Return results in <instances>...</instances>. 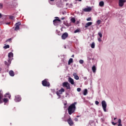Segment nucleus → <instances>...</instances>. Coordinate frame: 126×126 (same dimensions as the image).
Listing matches in <instances>:
<instances>
[{
    "mask_svg": "<svg viewBox=\"0 0 126 126\" xmlns=\"http://www.w3.org/2000/svg\"><path fill=\"white\" fill-rule=\"evenodd\" d=\"M77 104L76 102H74L73 103L71 104L70 106H69L68 108V113L69 115H72L73 113L75 112V110L76 109V107L75 105Z\"/></svg>",
    "mask_w": 126,
    "mask_h": 126,
    "instance_id": "nucleus-1",
    "label": "nucleus"
},
{
    "mask_svg": "<svg viewBox=\"0 0 126 126\" xmlns=\"http://www.w3.org/2000/svg\"><path fill=\"white\" fill-rule=\"evenodd\" d=\"M63 87H65L66 89H70V84L67 82H64L62 84Z\"/></svg>",
    "mask_w": 126,
    "mask_h": 126,
    "instance_id": "nucleus-2",
    "label": "nucleus"
},
{
    "mask_svg": "<svg viewBox=\"0 0 126 126\" xmlns=\"http://www.w3.org/2000/svg\"><path fill=\"white\" fill-rule=\"evenodd\" d=\"M56 19L53 20V24L55 26H58V25H59L61 22V20L60 19L59 17H56Z\"/></svg>",
    "mask_w": 126,
    "mask_h": 126,
    "instance_id": "nucleus-3",
    "label": "nucleus"
},
{
    "mask_svg": "<svg viewBox=\"0 0 126 126\" xmlns=\"http://www.w3.org/2000/svg\"><path fill=\"white\" fill-rule=\"evenodd\" d=\"M101 105L102 108L103 109L104 112H107V103L106 102V101L103 100L101 101Z\"/></svg>",
    "mask_w": 126,
    "mask_h": 126,
    "instance_id": "nucleus-4",
    "label": "nucleus"
},
{
    "mask_svg": "<svg viewBox=\"0 0 126 126\" xmlns=\"http://www.w3.org/2000/svg\"><path fill=\"white\" fill-rule=\"evenodd\" d=\"M42 84L43 86L45 87H49L50 86V83L48 82L47 79H44L42 81Z\"/></svg>",
    "mask_w": 126,
    "mask_h": 126,
    "instance_id": "nucleus-5",
    "label": "nucleus"
},
{
    "mask_svg": "<svg viewBox=\"0 0 126 126\" xmlns=\"http://www.w3.org/2000/svg\"><path fill=\"white\" fill-rule=\"evenodd\" d=\"M21 25V23L20 22H18L17 23L15 24V29L14 30L15 31H18L19 30V26Z\"/></svg>",
    "mask_w": 126,
    "mask_h": 126,
    "instance_id": "nucleus-6",
    "label": "nucleus"
},
{
    "mask_svg": "<svg viewBox=\"0 0 126 126\" xmlns=\"http://www.w3.org/2000/svg\"><path fill=\"white\" fill-rule=\"evenodd\" d=\"M125 2H126V0H119V5L121 7H122V6H124V5L125 4Z\"/></svg>",
    "mask_w": 126,
    "mask_h": 126,
    "instance_id": "nucleus-7",
    "label": "nucleus"
},
{
    "mask_svg": "<svg viewBox=\"0 0 126 126\" xmlns=\"http://www.w3.org/2000/svg\"><path fill=\"white\" fill-rule=\"evenodd\" d=\"M92 10V7H88L83 9V11H84V12H90Z\"/></svg>",
    "mask_w": 126,
    "mask_h": 126,
    "instance_id": "nucleus-8",
    "label": "nucleus"
},
{
    "mask_svg": "<svg viewBox=\"0 0 126 126\" xmlns=\"http://www.w3.org/2000/svg\"><path fill=\"white\" fill-rule=\"evenodd\" d=\"M67 37H68V33H67V32H64L62 35V39H63V40H65Z\"/></svg>",
    "mask_w": 126,
    "mask_h": 126,
    "instance_id": "nucleus-9",
    "label": "nucleus"
},
{
    "mask_svg": "<svg viewBox=\"0 0 126 126\" xmlns=\"http://www.w3.org/2000/svg\"><path fill=\"white\" fill-rule=\"evenodd\" d=\"M15 102H20L21 101V96L20 95H18L15 96Z\"/></svg>",
    "mask_w": 126,
    "mask_h": 126,
    "instance_id": "nucleus-10",
    "label": "nucleus"
},
{
    "mask_svg": "<svg viewBox=\"0 0 126 126\" xmlns=\"http://www.w3.org/2000/svg\"><path fill=\"white\" fill-rule=\"evenodd\" d=\"M57 1H58V0H49L50 4H51L52 5L56 4Z\"/></svg>",
    "mask_w": 126,
    "mask_h": 126,
    "instance_id": "nucleus-11",
    "label": "nucleus"
},
{
    "mask_svg": "<svg viewBox=\"0 0 126 126\" xmlns=\"http://www.w3.org/2000/svg\"><path fill=\"white\" fill-rule=\"evenodd\" d=\"M67 123L69 125V126H73V121H72L70 117H69V118L68 119Z\"/></svg>",
    "mask_w": 126,
    "mask_h": 126,
    "instance_id": "nucleus-12",
    "label": "nucleus"
},
{
    "mask_svg": "<svg viewBox=\"0 0 126 126\" xmlns=\"http://www.w3.org/2000/svg\"><path fill=\"white\" fill-rule=\"evenodd\" d=\"M68 81L72 85H73L74 84V80L71 77H69L68 79Z\"/></svg>",
    "mask_w": 126,
    "mask_h": 126,
    "instance_id": "nucleus-13",
    "label": "nucleus"
},
{
    "mask_svg": "<svg viewBox=\"0 0 126 126\" xmlns=\"http://www.w3.org/2000/svg\"><path fill=\"white\" fill-rule=\"evenodd\" d=\"M3 97V94H2V91L0 90V104L1 103H2V101H1V99H2Z\"/></svg>",
    "mask_w": 126,
    "mask_h": 126,
    "instance_id": "nucleus-14",
    "label": "nucleus"
},
{
    "mask_svg": "<svg viewBox=\"0 0 126 126\" xmlns=\"http://www.w3.org/2000/svg\"><path fill=\"white\" fill-rule=\"evenodd\" d=\"M77 74H76V73L74 72L73 73V76L74 77V78L76 79V80H78V79H79V77L77 76Z\"/></svg>",
    "mask_w": 126,
    "mask_h": 126,
    "instance_id": "nucleus-15",
    "label": "nucleus"
},
{
    "mask_svg": "<svg viewBox=\"0 0 126 126\" xmlns=\"http://www.w3.org/2000/svg\"><path fill=\"white\" fill-rule=\"evenodd\" d=\"M92 25V22H89L86 24L85 27V28H87V27H89V26H91Z\"/></svg>",
    "mask_w": 126,
    "mask_h": 126,
    "instance_id": "nucleus-16",
    "label": "nucleus"
},
{
    "mask_svg": "<svg viewBox=\"0 0 126 126\" xmlns=\"http://www.w3.org/2000/svg\"><path fill=\"white\" fill-rule=\"evenodd\" d=\"M4 97H5V98H9V99H10V97H11V95H10V94H9V93H6L4 94Z\"/></svg>",
    "mask_w": 126,
    "mask_h": 126,
    "instance_id": "nucleus-17",
    "label": "nucleus"
},
{
    "mask_svg": "<svg viewBox=\"0 0 126 126\" xmlns=\"http://www.w3.org/2000/svg\"><path fill=\"white\" fill-rule=\"evenodd\" d=\"M9 74L10 75V76H14V72L13 70H10L9 72Z\"/></svg>",
    "mask_w": 126,
    "mask_h": 126,
    "instance_id": "nucleus-18",
    "label": "nucleus"
},
{
    "mask_svg": "<svg viewBox=\"0 0 126 126\" xmlns=\"http://www.w3.org/2000/svg\"><path fill=\"white\" fill-rule=\"evenodd\" d=\"M73 63V59H72V58H70L68 62V65H70V63Z\"/></svg>",
    "mask_w": 126,
    "mask_h": 126,
    "instance_id": "nucleus-19",
    "label": "nucleus"
},
{
    "mask_svg": "<svg viewBox=\"0 0 126 126\" xmlns=\"http://www.w3.org/2000/svg\"><path fill=\"white\" fill-rule=\"evenodd\" d=\"M8 57L9 59H10V58H12V57H13V53H12V52H10L8 54Z\"/></svg>",
    "mask_w": 126,
    "mask_h": 126,
    "instance_id": "nucleus-20",
    "label": "nucleus"
},
{
    "mask_svg": "<svg viewBox=\"0 0 126 126\" xmlns=\"http://www.w3.org/2000/svg\"><path fill=\"white\" fill-rule=\"evenodd\" d=\"M99 6H101V7H102V6L104 5V1H101L99 3Z\"/></svg>",
    "mask_w": 126,
    "mask_h": 126,
    "instance_id": "nucleus-21",
    "label": "nucleus"
},
{
    "mask_svg": "<svg viewBox=\"0 0 126 126\" xmlns=\"http://www.w3.org/2000/svg\"><path fill=\"white\" fill-rule=\"evenodd\" d=\"M6 43H11L12 42V38H9L6 40Z\"/></svg>",
    "mask_w": 126,
    "mask_h": 126,
    "instance_id": "nucleus-22",
    "label": "nucleus"
},
{
    "mask_svg": "<svg viewBox=\"0 0 126 126\" xmlns=\"http://www.w3.org/2000/svg\"><path fill=\"white\" fill-rule=\"evenodd\" d=\"M57 2V5L58 7H62V3H61V2Z\"/></svg>",
    "mask_w": 126,
    "mask_h": 126,
    "instance_id": "nucleus-23",
    "label": "nucleus"
},
{
    "mask_svg": "<svg viewBox=\"0 0 126 126\" xmlns=\"http://www.w3.org/2000/svg\"><path fill=\"white\" fill-rule=\"evenodd\" d=\"M92 70L94 73L96 72V67L95 66V65L93 66Z\"/></svg>",
    "mask_w": 126,
    "mask_h": 126,
    "instance_id": "nucleus-24",
    "label": "nucleus"
},
{
    "mask_svg": "<svg viewBox=\"0 0 126 126\" xmlns=\"http://www.w3.org/2000/svg\"><path fill=\"white\" fill-rule=\"evenodd\" d=\"M88 93L87 89H85L84 91V93H83V94L85 96H86V95H87V94Z\"/></svg>",
    "mask_w": 126,
    "mask_h": 126,
    "instance_id": "nucleus-25",
    "label": "nucleus"
},
{
    "mask_svg": "<svg viewBox=\"0 0 126 126\" xmlns=\"http://www.w3.org/2000/svg\"><path fill=\"white\" fill-rule=\"evenodd\" d=\"M118 124H119L118 125V126H122V120L119 119V120H118Z\"/></svg>",
    "mask_w": 126,
    "mask_h": 126,
    "instance_id": "nucleus-26",
    "label": "nucleus"
},
{
    "mask_svg": "<svg viewBox=\"0 0 126 126\" xmlns=\"http://www.w3.org/2000/svg\"><path fill=\"white\" fill-rule=\"evenodd\" d=\"M2 100L4 103H7L8 102V99L7 98H4Z\"/></svg>",
    "mask_w": 126,
    "mask_h": 126,
    "instance_id": "nucleus-27",
    "label": "nucleus"
},
{
    "mask_svg": "<svg viewBox=\"0 0 126 126\" xmlns=\"http://www.w3.org/2000/svg\"><path fill=\"white\" fill-rule=\"evenodd\" d=\"M56 94L58 96H60V94H63V93H62L60 90H59V91H57L56 93Z\"/></svg>",
    "mask_w": 126,
    "mask_h": 126,
    "instance_id": "nucleus-28",
    "label": "nucleus"
},
{
    "mask_svg": "<svg viewBox=\"0 0 126 126\" xmlns=\"http://www.w3.org/2000/svg\"><path fill=\"white\" fill-rule=\"evenodd\" d=\"M91 47L92 49H94V48H95V43L93 42L91 45Z\"/></svg>",
    "mask_w": 126,
    "mask_h": 126,
    "instance_id": "nucleus-29",
    "label": "nucleus"
},
{
    "mask_svg": "<svg viewBox=\"0 0 126 126\" xmlns=\"http://www.w3.org/2000/svg\"><path fill=\"white\" fill-rule=\"evenodd\" d=\"M71 22H72L73 23H75V18H72L71 19Z\"/></svg>",
    "mask_w": 126,
    "mask_h": 126,
    "instance_id": "nucleus-30",
    "label": "nucleus"
},
{
    "mask_svg": "<svg viewBox=\"0 0 126 126\" xmlns=\"http://www.w3.org/2000/svg\"><path fill=\"white\" fill-rule=\"evenodd\" d=\"M4 49H9V45H5L3 47Z\"/></svg>",
    "mask_w": 126,
    "mask_h": 126,
    "instance_id": "nucleus-31",
    "label": "nucleus"
},
{
    "mask_svg": "<svg viewBox=\"0 0 126 126\" xmlns=\"http://www.w3.org/2000/svg\"><path fill=\"white\" fill-rule=\"evenodd\" d=\"M5 65H7V66H9V65H10V64L9 63H7V62L5 61Z\"/></svg>",
    "mask_w": 126,
    "mask_h": 126,
    "instance_id": "nucleus-32",
    "label": "nucleus"
},
{
    "mask_svg": "<svg viewBox=\"0 0 126 126\" xmlns=\"http://www.w3.org/2000/svg\"><path fill=\"white\" fill-rule=\"evenodd\" d=\"M8 63L10 64L11 63V59L10 58H8Z\"/></svg>",
    "mask_w": 126,
    "mask_h": 126,
    "instance_id": "nucleus-33",
    "label": "nucleus"
},
{
    "mask_svg": "<svg viewBox=\"0 0 126 126\" xmlns=\"http://www.w3.org/2000/svg\"><path fill=\"white\" fill-rule=\"evenodd\" d=\"M2 7H3V5L2 4V3H0V9H1Z\"/></svg>",
    "mask_w": 126,
    "mask_h": 126,
    "instance_id": "nucleus-34",
    "label": "nucleus"
},
{
    "mask_svg": "<svg viewBox=\"0 0 126 126\" xmlns=\"http://www.w3.org/2000/svg\"><path fill=\"white\" fill-rule=\"evenodd\" d=\"M79 63H81V64H82L83 63H84V61H83V60H80L79 61Z\"/></svg>",
    "mask_w": 126,
    "mask_h": 126,
    "instance_id": "nucleus-35",
    "label": "nucleus"
},
{
    "mask_svg": "<svg viewBox=\"0 0 126 126\" xmlns=\"http://www.w3.org/2000/svg\"><path fill=\"white\" fill-rule=\"evenodd\" d=\"M98 35L99 36L100 38H102V36H103L102 33L101 32H98Z\"/></svg>",
    "mask_w": 126,
    "mask_h": 126,
    "instance_id": "nucleus-36",
    "label": "nucleus"
},
{
    "mask_svg": "<svg viewBox=\"0 0 126 126\" xmlns=\"http://www.w3.org/2000/svg\"><path fill=\"white\" fill-rule=\"evenodd\" d=\"M60 91L63 93V92H64V89L62 88L60 90Z\"/></svg>",
    "mask_w": 126,
    "mask_h": 126,
    "instance_id": "nucleus-37",
    "label": "nucleus"
},
{
    "mask_svg": "<svg viewBox=\"0 0 126 126\" xmlns=\"http://www.w3.org/2000/svg\"><path fill=\"white\" fill-rule=\"evenodd\" d=\"M9 19H14V16H9Z\"/></svg>",
    "mask_w": 126,
    "mask_h": 126,
    "instance_id": "nucleus-38",
    "label": "nucleus"
},
{
    "mask_svg": "<svg viewBox=\"0 0 126 126\" xmlns=\"http://www.w3.org/2000/svg\"><path fill=\"white\" fill-rule=\"evenodd\" d=\"M77 91H78V92H80L81 91V89L80 88H77Z\"/></svg>",
    "mask_w": 126,
    "mask_h": 126,
    "instance_id": "nucleus-39",
    "label": "nucleus"
},
{
    "mask_svg": "<svg viewBox=\"0 0 126 126\" xmlns=\"http://www.w3.org/2000/svg\"><path fill=\"white\" fill-rule=\"evenodd\" d=\"M91 19H92L91 17H89L87 19V21H91Z\"/></svg>",
    "mask_w": 126,
    "mask_h": 126,
    "instance_id": "nucleus-40",
    "label": "nucleus"
},
{
    "mask_svg": "<svg viewBox=\"0 0 126 126\" xmlns=\"http://www.w3.org/2000/svg\"><path fill=\"white\" fill-rule=\"evenodd\" d=\"M100 23H101V20H97V24H98L99 25V24H100Z\"/></svg>",
    "mask_w": 126,
    "mask_h": 126,
    "instance_id": "nucleus-41",
    "label": "nucleus"
},
{
    "mask_svg": "<svg viewBox=\"0 0 126 126\" xmlns=\"http://www.w3.org/2000/svg\"><path fill=\"white\" fill-rule=\"evenodd\" d=\"M95 104L96 105H99V101H95Z\"/></svg>",
    "mask_w": 126,
    "mask_h": 126,
    "instance_id": "nucleus-42",
    "label": "nucleus"
},
{
    "mask_svg": "<svg viewBox=\"0 0 126 126\" xmlns=\"http://www.w3.org/2000/svg\"><path fill=\"white\" fill-rule=\"evenodd\" d=\"M112 124L113 126H116V125L117 124V123H115V122H112Z\"/></svg>",
    "mask_w": 126,
    "mask_h": 126,
    "instance_id": "nucleus-43",
    "label": "nucleus"
},
{
    "mask_svg": "<svg viewBox=\"0 0 126 126\" xmlns=\"http://www.w3.org/2000/svg\"><path fill=\"white\" fill-rule=\"evenodd\" d=\"M74 121H75V122H78V119H77V118H76L74 119Z\"/></svg>",
    "mask_w": 126,
    "mask_h": 126,
    "instance_id": "nucleus-44",
    "label": "nucleus"
},
{
    "mask_svg": "<svg viewBox=\"0 0 126 126\" xmlns=\"http://www.w3.org/2000/svg\"><path fill=\"white\" fill-rule=\"evenodd\" d=\"M98 41L99 42H101V38H99L98 39Z\"/></svg>",
    "mask_w": 126,
    "mask_h": 126,
    "instance_id": "nucleus-45",
    "label": "nucleus"
},
{
    "mask_svg": "<svg viewBox=\"0 0 126 126\" xmlns=\"http://www.w3.org/2000/svg\"><path fill=\"white\" fill-rule=\"evenodd\" d=\"M74 32H79V30H76Z\"/></svg>",
    "mask_w": 126,
    "mask_h": 126,
    "instance_id": "nucleus-46",
    "label": "nucleus"
},
{
    "mask_svg": "<svg viewBox=\"0 0 126 126\" xmlns=\"http://www.w3.org/2000/svg\"><path fill=\"white\" fill-rule=\"evenodd\" d=\"M1 16H2L1 14L0 13V18H1Z\"/></svg>",
    "mask_w": 126,
    "mask_h": 126,
    "instance_id": "nucleus-47",
    "label": "nucleus"
},
{
    "mask_svg": "<svg viewBox=\"0 0 126 126\" xmlns=\"http://www.w3.org/2000/svg\"><path fill=\"white\" fill-rule=\"evenodd\" d=\"M72 58H74V55H72L71 56Z\"/></svg>",
    "mask_w": 126,
    "mask_h": 126,
    "instance_id": "nucleus-48",
    "label": "nucleus"
},
{
    "mask_svg": "<svg viewBox=\"0 0 126 126\" xmlns=\"http://www.w3.org/2000/svg\"><path fill=\"white\" fill-rule=\"evenodd\" d=\"M79 117H81V116H78V115H77V116H76V118H79Z\"/></svg>",
    "mask_w": 126,
    "mask_h": 126,
    "instance_id": "nucleus-49",
    "label": "nucleus"
},
{
    "mask_svg": "<svg viewBox=\"0 0 126 126\" xmlns=\"http://www.w3.org/2000/svg\"><path fill=\"white\" fill-rule=\"evenodd\" d=\"M61 19L62 20H63V19H64V18H62Z\"/></svg>",
    "mask_w": 126,
    "mask_h": 126,
    "instance_id": "nucleus-50",
    "label": "nucleus"
},
{
    "mask_svg": "<svg viewBox=\"0 0 126 126\" xmlns=\"http://www.w3.org/2000/svg\"><path fill=\"white\" fill-rule=\"evenodd\" d=\"M78 0V1H81L82 0Z\"/></svg>",
    "mask_w": 126,
    "mask_h": 126,
    "instance_id": "nucleus-51",
    "label": "nucleus"
},
{
    "mask_svg": "<svg viewBox=\"0 0 126 126\" xmlns=\"http://www.w3.org/2000/svg\"><path fill=\"white\" fill-rule=\"evenodd\" d=\"M6 24H7V25L10 24V23H7Z\"/></svg>",
    "mask_w": 126,
    "mask_h": 126,
    "instance_id": "nucleus-52",
    "label": "nucleus"
},
{
    "mask_svg": "<svg viewBox=\"0 0 126 126\" xmlns=\"http://www.w3.org/2000/svg\"><path fill=\"white\" fill-rule=\"evenodd\" d=\"M114 120H117V118H114Z\"/></svg>",
    "mask_w": 126,
    "mask_h": 126,
    "instance_id": "nucleus-53",
    "label": "nucleus"
},
{
    "mask_svg": "<svg viewBox=\"0 0 126 126\" xmlns=\"http://www.w3.org/2000/svg\"><path fill=\"white\" fill-rule=\"evenodd\" d=\"M0 70H1V68L0 69Z\"/></svg>",
    "mask_w": 126,
    "mask_h": 126,
    "instance_id": "nucleus-54",
    "label": "nucleus"
},
{
    "mask_svg": "<svg viewBox=\"0 0 126 126\" xmlns=\"http://www.w3.org/2000/svg\"><path fill=\"white\" fill-rule=\"evenodd\" d=\"M66 5H67V3H66Z\"/></svg>",
    "mask_w": 126,
    "mask_h": 126,
    "instance_id": "nucleus-55",
    "label": "nucleus"
}]
</instances>
